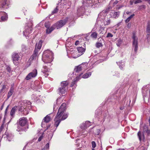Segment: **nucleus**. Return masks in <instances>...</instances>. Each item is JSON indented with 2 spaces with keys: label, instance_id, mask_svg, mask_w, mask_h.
Masks as SVG:
<instances>
[{
  "label": "nucleus",
  "instance_id": "37",
  "mask_svg": "<svg viewBox=\"0 0 150 150\" xmlns=\"http://www.w3.org/2000/svg\"><path fill=\"white\" fill-rule=\"evenodd\" d=\"M96 47L97 48H99L100 47L102 46V44L101 42H97L96 45Z\"/></svg>",
  "mask_w": 150,
  "mask_h": 150
},
{
  "label": "nucleus",
  "instance_id": "63",
  "mask_svg": "<svg viewBox=\"0 0 150 150\" xmlns=\"http://www.w3.org/2000/svg\"><path fill=\"white\" fill-rule=\"evenodd\" d=\"M3 107H4V105L3 104L2 105V106H1V108H0V109H1V110H2L3 108Z\"/></svg>",
  "mask_w": 150,
  "mask_h": 150
},
{
  "label": "nucleus",
  "instance_id": "47",
  "mask_svg": "<svg viewBox=\"0 0 150 150\" xmlns=\"http://www.w3.org/2000/svg\"><path fill=\"white\" fill-rule=\"evenodd\" d=\"M92 146L93 148H94L96 146V144L94 141H92L91 142Z\"/></svg>",
  "mask_w": 150,
  "mask_h": 150
},
{
  "label": "nucleus",
  "instance_id": "62",
  "mask_svg": "<svg viewBox=\"0 0 150 150\" xmlns=\"http://www.w3.org/2000/svg\"><path fill=\"white\" fill-rule=\"evenodd\" d=\"M120 108L121 110H122L124 109V107L122 106L120 107Z\"/></svg>",
  "mask_w": 150,
  "mask_h": 150
},
{
  "label": "nucleus",
  "instance_id": "30",
  "mask_svg": "<svg viewBox=\"0 0 150 150\" xmlns=\"http://www.w3.org/2000/svg\"><path fill=\"white\" fill-rule=\"evenodd\" d=\"M122 42V40L120 38L116 42V45L118 47L120 46Z\"/></svg>",
  "mask_w": 150,
  "mask_h": 150
},
{
  "label": "nucleus",
  "instance_id": "25",
  "mask_svg": "<svg viewBox=\"0 0 150 150\" xmlns=\"http://www.w3.org/2000/svg\"><path fill=\"white\" fill-rule=\"evenodd\" d=\"M117 65L119 66V67L121 69H122L125 66V64L124 62H117Z\"/></svg>",
  "mask_w": 150,
  "mask_h": 150
},
{
  "label": "nucleus",
  "instance_id": "24",
  "mask_svg": "<svg viewBox=\"0 0 150 150\" xmlns=\"http://www.w3.org/2000/svg\"><path fill=\"white\" fill-rule=\"evenodd\" d=\"M146 32L147 35H149L150 34V22H149L147 24Z\"/></svg>",
  "mask_w": 150,
  "mask_h": 150
},
{
  "label": "nucleus",
  "instance_id": "40",
  "mask_svg": "<svg viewBox=\"0 0 150 150\" xmlns=\"http://www.w3.org/2000/svg\"><path fill=\"white\" fill-rule=\"evenodd\" d=\"M9 105H8L7 107L6 108V109L5 110V115H4V121L5 120V119L6 118V116L7 113V112L8 110V108L9 107Z\"/></svg>",
  "mask_w": 150,
  "mask_h": 150
},
{
  "label": "nucleus",
  "instance_id": "12",
  "mask_svg": "<svg viewBox=\"0 0 150 150\" xmlns=\"http://www.w3.org/2000/svg\"><path fill=\"white\" fill-rule=\"evenodd\" d=\"M106 14L107 11L105 10H103L99 14L97 20L98 21H103L105 18Z\"/></svg>",
  "mask_w": 150,
  "mask_h": 150
},
{
  "label": "nucleus",
  "instance_id": "53",
  "mask_svg": "<svg viewBox=\"0 0 150 150\" xmlns=\"http://www.w3.org/2000/svg\"><path fill=\"white\" fill-rule=\"evenodd\" d=\"M24 109V108H23H23L22 106H21L20 107H18V110L19 111H22V110H23Z\"/></svg>",
  "mask_w": 150,
  "mask_h": 150
},
{
  "label": "nucleus",
  "instance_id": "17",
  "mask_svg": "<svg viewBox=\"0 0 150 150\" xmlns=\"http://www.w3.org/2000/svg\"><path fill=\"white\" fill-rule=\"evenodd\" d=\"M0 18L1 20L4 21L7 20L8 18L7 15L5 12H0Z\"/></svg>",
  "mask_w": 150,
  "mask_h": 150
},
{
  "label": "nucleus",
  "instance_id": "35",
  "mask_svg": "<svg viewBox=\"0 0 150 150\" xmlns=\"http://www.w3.org/2000/svg\"><path fill=\"white\" fill-rule=\"evenodd\" d=\"M28 128V126L26 127H24L23 128H21L19 130H18V132L22 131V132H25L27 130V129Z\"/></svg>",
  "mask_w": 150,
  "mask_h": 150
},
{
  "label": "nucleus",
  "instance_id": "23",
  "mask_svg": "<svg viewBox=\"0 0 150 150\" xmlns=\"http://www.w3.org/2000/svg\"><path fill=\"white\" fill-rule=\"evenodd\" d=\"M87 65L88 63H83L80 65L81 66V67L83 71L87 69Z\"/></svg>",
  "mask_w": 150,
  "mask_h": 150
},
{
  "label": "nucleus",
  "instance_id": "39",
  "mask_svg": "<svg viewBox=\"0 0 150 150\" xmlns=\"http://www.w3.org/2000/svg\"><path fill=\"white\" fill-rule=\"evenodd\" d=\"M100 132V129H97L95 132V134L96 135H98L99 134Z\"/></svg>",
  "mask_w": 150,
  "mask_h": 150
},
{
  "label": "nucleus",
  "instance_id": "4",
  "mask_svg": "<svg viewBox=\"0 0 150 150\" xmlns=\"http://www.w3.org/2000/svg\"><path fill=\"white\" fill-rule=\"evenodd\" d=\"M69 18L67 17L63 20H61L57 22L53 25L50 29H48L47 30V33L49 34L51 33L54 29H58L64 25L69 21Z\"/></svg>",
  "mask_w": 150,
  "mask_h": 150
},
{
  "label": "nucleus",
  "instance_id": "42",
  "mask_svg": "<svg viewBox=\"0 0 150 150\" xmlns=\"http://www.w3.org/2000/svg\"><path fill=\"white\" fill-rule=\"evenodd\" d=\"M132 2L136 4L142 2V1L141 0H133Z\"/></svg>",
  "mask_w": 150,
  "mask_h": 150
},
{
  "label": "nucleus",
  "instance_id": "33",
  "mask_svg": "<svg viewBox=\"0 0 150 150\" xmlns=\"http://www.w3.org/2000/svg\"><path fill=\"white\" fill-rule=\"evenodd\" d=\"M97 33L94 32L92 33L91 36L92 38L96 39L97 38Z\"/></svg>",
  "mask_w": 150,
  "mask_h": 150
},
{
  "label": "nucleus",
  "instance_id": "9",
  "mask_svg": "<svg viewBox=\"0 0 150 150\" xmlns=\"http://www.w3.org/2000/svg\"><path fill=\"white\" fill-rule=\"evenodd\" d=\"M37 74V70L36 69H35L28 74L25 78V79L27 80H29L32 78L35 77Z\"/></svg>",
  "mask_w": 150,
  "mask_h": 150
},
{
  "label": "nucleus",
  "instance_id": "43",
  "mask_svg": "<svg viewBox=\"0 0 150 150\" xmlns=\"http://www.w3.org/2000/svg\"><path fill=\"white\" fill-rule=\"evenodd\" d=\"M58 10H59L57 7V6H56V7L55 8L54 10L52 11V13L53 14L54 13H57Z\"/></svg>",
  "mask_w": 150,
  "mask_h": 150
},
{
  "label": "nucleus",
  "instance_id": "61",
  "mask_svg": "<svg viewBox=\"0 0 150 150\" xmlns=\"http://www.w3.org/2000/svg\"><path fill=\"white\" fill-rule=\"evenodd\" d=\"M12 94H8L7 98H8Z\"/></svg>",
  "mask_w": 150,
  "mask_h": 150
},
{
  "label": "nucleus",
  "instance_id": "13",
  "mask_svg": "<svg viewBox=\"0 0 150 150\" xmlns=\"http://www.w3.org/2000/svg\"><path fill=\"white\" fill-rule=\"evenodd\" d=\"M27 120L26 118L23 117L20 118L17 122L18 125L22 127L25 126L27 124Z\"/></svg>",
  "mask_w": 150,
  "mask_h": 150
},
{
  "label": "nucleus",
  "instance_id": "28",
  "mask_svg": "<svg viewBox=\"0 0 150 150\" xmlns=\"http://www.w3.org/2000/svg\"><path fill=\"white\" fill-rule=\"evenodd\" d=\"M49 115H47L44 118V121L46 123L49 122L50 120V117Z\"/></svg>",
  "mask_w": 150,
  "mask_h": 150
},
{
  "label": "nucleus",
  "instance_id": "45",
  "mask_svg": "<svg viewBox=\"0 0 150 150\" xmlns=\"http://www.w3.org/2000/svg\"><path fill=\"white\" fill-rule=\"evenodd\" d=\"M6 70L9 73L11 72V69L10 67L9 66H6Z\"/></svg>",
  "mask_w": 150,
  "mask_h": 150
},
{
  "label": "nucleus",
  "instance_id": "49",
  "mask_svg": "<svg viewBox=\"0 0 150 150\" xmlns=\"http://www.w3.org/2000/svg\"><path fill=\"white\" fill-rule=\"evenodd\" d=\"M6 0H4V2H3L2 4V7L3 8H4L5 7L6 5Z\"/></svg>",
  "mask_w": 150,
  "mask_h": 150
},
{
  "label": "nucleus",
  "instance_id": "31",
  "mask_svg": "<svg viewBox=\"0 0 150 150\" xmlns=\"http://www.w3.org/2000/svg\"><path fill=\"white\" fill-rule=\"evenodd\" d=\"M68 114L67 113L64 114V115L62 116L61 120H64L66 119L68 117Z\"/></svg>",
  "mask_w": 150,
  "mask_h": 150
},
{
  "label": "nucleus",
  "instance_id": "27",
  "mask_svg": "<svg viewBox=\"0 0 150 150\" xmlns=\"http://www.w3.org/2000/svg\"><path fill=\"white\" fill-rule=\"evenodd\" d=\"M91 75V72H88L83 75L82 76V78L84 79L87 78L89 77Z\"/></svg>",
  "mask_w": 150,
  "mask_h": 150
},
{
  "label": "nucleus",
  "instance_id": "38",
  "mask_svg": "<svg viewBox=\"0 0 150 150\" xmlns=\"http://www.w3.org/2000/svg\"><path fill=\"white\" fill-rule=\"evenodd\" d=\"M131 13L129 11H125L124 12L123 17H126L127 16H130V14Z\"/></svg>",
  "mask_w": 150,
  "mask_h": 150
},
{
  "label": "nucleus",
  "instance_id": "44",
  "mask_svg": "<svg viewBox=\"0 0 150 150\" xmlns=\"http://www.w3.org/2000/svg\"><path fill=\"white\" fill-rule=\"evenodd\" d=\"M126 25L127 27L129 29L131 27V23L129 22V23H126Z\"/></svg>",
  "mask_w": 150,
  "mask_h": 150
},
{
  "label": "nucleus",
  "instance_id": "1",
  "mask_svg": "<svg viewBox=\"0 0 150 150\" xmlns=\"http://www.w3.org/2000/svg\"><path fill=\"white\" fill-rule=\"evenodd\" d=\"M53 56L52 52L49 50H45L42 55V59L45 64L42 69L41 72L46 77L49 75L48 73L50 71V69L48 68L47 66H50L52 64L51 62L53 60Z\"/></svg>",
  "mask_w": 150,
  "mask_h": 150
},
{
  "label": "nucleus",
  "instance_id": "55",
  "mask_svg": "<svg viewBox=\"0 0 150 150\" xmlns=\"http://www.w3.org/2000/svg\"><path fill=\"white\" fill-rule=\"evenodd\" d=\"M49 143H47L45 145V147L46 148V149H49Z\"/></svg>",
  "mask_w": 150,
  "mask_h": 150
},
{
  "label": "nucleus",
  "instance_id": "6",
  "mask_svg": "<svg viewBox=\"0 0 150 150\" xmlns=\"http://www.w3.org/2000/svg\"><path fill=\"white\" fill-rule=\"evenodd\" d=\"M69 82L67 81L62 82L61 83V87H59L58 90L57 92L59 93L64 94L67 91V86Z\"/></svg>",
  "mask_w": 150,
  "mask_h": 150
},
{
  "label": "nucleus",
  "instance_id": "34",
  "mask_svg": "<svg viewBox=\"0 0 150 150\" xmlns=\"http://www.w3.org/2000/svg\"><path fill=\"white\" fill-rule=\"evenodd\" d=\"M45 27L47 28L46 31L48 29H50V24L49 22L45 23Z\"/></svg>",
  "mask_w": 150,
  "mask_h": 150
},
{
  "label": "nucleus",
  "instance_id": "3",
  "mask_svg": "<svg viewBox=\"0 0 150 150\" xmlns=\"http://www.w3.org/2000/svg\"><path fill=\"white\" fill-rule=\"evenodd\" d=\"M66 104L65 103H63L59 107L58 112L54 119L55 121L54 125L57 127L62 121L60 118L63 115L66 110Z\"/></svg>",
  "mask_w": 150,
  "mask_h": 150
},
{
  "label": "nucleus",
  "instance_id": "15",
  "mask_svg": "<svg viewBox=\"0 0 150 150\" xmlns=\"http://www.w3.org/2000/svg\"><path fill=\"white\" fill-rule=\"evenodd\" d=\"M82 6L79 8L77 10V16L79 17L83 15V14L86 8Z\"/></svg>",
  "mask_w": 150,
  "mask_h": 150
},
{
  "label": "nucleus",
  "instance_id": "10",
  "mask_svg": "<svg viewBox=\"0 0 150 150\" xmlns=\"http://www.w3.org/2000/svg\"><path fill=\"white\" fill-rule=\"evenodd\" d=\"M81 70H82L81 67V66L79 65L78 66L76 67L74 69L73 73V74H75L77 76H78L79 78L80 79L81 77V76L82 74V73H80V71Z\"/></svg>",
  "mask_w": 150,
  "mask_h": 150
},
{
  "label": "nucleus",
  "instance_id": "48",
  "mask_svg": "<svg viewBox=\"0 0 150 150\" xmlns=\"http://www.w3.org/2000/svg\"><path fill=\"white\" fill-rule=\"evenodd\" d=\"M148 146H142L141 147L142 150H147Z\"/></svg>",
  "mask_w": 150,
  "mask_h": 150
},
{
  "label": "nucleus",
  "instance_id": "54",
  "mask_svg": "<svg viewBox=\"0 0 150 150\" xmlns=\"http://www.w3.org/2000/svg\"><path fill=\"white\" fill-rule=\"evenodd\" d=\"M43 137V135H41L38 139V141L39 142H40L41 140L42 139Z\"/></svg>",
  "mask_w": 150,
  "mask_h": 150
},
{
  "label": "nucleus",
  "instance_id": "29",
  "mask_svg": "<svg viewBox=\"0 0 150 150\" xmlns=\"http://www.w3.org/2000/svg\"><path fill=\"white\" fill-rule=\"evenodd\" d=\"M114 1L115 0H111L110 1V5H112V6H115L118 3V1Z\"/></svg>",
  "mask_w": 150,
  "mask_h": 150
},
{
  "label": "nucleus",
  "instance_id": "36",
  "mask_svg": "<svg viewBox=\"0 0 150 150\" xmlns=\"http://www.w3.org/2000/svg\"><path fill=\"white\" fill-rule=\"evenodd\" d=\"M131 19V15L129 16L125 20V22L126 23H129V22Z\"/></svg>",
  "mask_w": 150,
  "mask_h": 150
},
{
  "label": "nucleus",
  "instance_id": "8",
  "mask_svg": "<svg viewBox=\"0 0 150 150\" xmlns=\"http://www.w3.org/2000/svg\"><path fill=\"white\" fill-rule=\"evenodd\" d=\"M32 23H30L29 25H26L25 30L23 31V35L26 37H29L28 35L32 32Z\"/></svg>",
  "mask_w": 150,
  "mask_h": 150
},
{
  "label": "nucleus",
  "instance_id": "26",
  "mask_svg": "<svg viewBox=\"0 0 150 150\" xmlns=\"http://www.w3.org/2000/svg\"><path fill=\"white\" fill-rule=\"evenodd\" d=\"M8 88L5 85L2 86V88L1 89L0 93H4L7 90Z\"/></svg>",
  "mask_w": 150,
  "mask_h": 150
},
{
  "label": "nucleus",
  "instance_id": "41",
  "mask_svg": "<svg viewBox=\"0 0 150 150\" xmlns=\"http://www.w3.org/2000/svg\"><path fill=\"white\" fill-rule=\"evenodd\" d=\"M14 89V88L13 87V86H11V88L8 92V94L13 93Z\"/></svg>",
  "mask_w": 150,
  "mask_h": 150
},
{
  "label": "nucleus",
  "instance_id": "14",
  "mask_svg": "<svg viewBox=\"0 0 150 150\" xmlns=\"http://www.w3.org/2000/svg\"><path fill=\"white\" fill-rule=\"evenodd\" d=\"M82 3L83 6L86 7L92 6L94 4L93 2V0H83Z\"/></svg>",
  "mask_w": 150,
  "mask_h": 150
},
{
  "label": "nucleus",
  "instance_id": "11",
  "mask_svg": "<svg viewBox=\"0 0 150 150\" xmlns=\"http://www.w3.org/2000/svg\"><path fill=\"white\" fill-rule=\"evenodd\" d=\"M12 58L14 64L16 65H18V63L16 61H18L20 58L19 54L17 52H13L12 55Z\"/></svg>",
  "mask_w": 150,
  "mask_h": 150
},
{
  "label": "nucleus",
  "instance_id": "18",
  "mask_svg": "<svg viewBox=\"0 0 150 150\" xmlns=\"http://www.w3.org/2000/svg\"><path fill=\"white\" fill-rule=\"evenodd\" d=\"M57 6L60 11L63 10L66 8V6L64 4L61 3V1L59 2V3L57 4Z\"/></svg>",
  "mask_w": 150,
  "mask_h": 150
},
{
  "label": "nucleus",
  "instance_id": "16",
  "mask_svg": "<svg viewBox=\"0 0 150 150\" xmlns=\"http://www.w3.org/2000/svg\"><path fill=\"white\" fill-rule=\"evenodd\" d=\"M21 49L22 52L24 53H28L30 51L29 47L24 44L21 45Z\"/></svg>",
  "mask_w": 150,
  "mask_h": 150
},
{
  "label": "nucleus",
  "instance_id": "58",
  "mask_svg": "<svg viewBox=\"0 0 150 150\" xmlns=\"http://www.w3.org/2000/svg\"><path fill=\"white\" fill-rule=\"evenodd\" d=\"M123 6H120V7H117V9H118H118H119L120 8H122Z\"/></svg>",
  "mask_w": 150,
  "mask_h": 150
},
{
  "label": "nucleus",
  "instance_id": "19",
  "mask_svg": "<svg viewBox=\"0 0 150 150\" xmlns=\"http://www.w3.org/2000/svg\"><path fill=\"white\" fill-rule=\"evenodd\" d=\"M79 79L80 78H79V77L78 76H76V78L74 79V81L72 82L70 86L71 87H74V88H76V82L79 80Z\"/></svg>",
  "mask_w": 150,
  "mask_h": 150
},
{
  "label": "nucleus",
  "instance_id": "56",
  "mask_svg": "<svg viewBox=\"0 0 150 150\" xmlns=\"http://www.w3.org/2000/svg\"><path fill=\"white\" fill-rule=\"evenodd\" d=\"M79 42L78 40H77L76 41V42H75V45H77L78 44H79Z\"/></svg>",
  "mask_w": 150,
  "mask_h": 150
},
{
  "label": "nucleus",
  "instance_id": "20",
  "mask_svg": "<svg viewBox=\"0 0 150 150\" xmlns=\"http://www.w3.org/2000/svg\"><path fill=\"white\" fill-rule=\"evenodd\" d=\"M120 14V12L119 11H114L112 12L110 15L112 18H117L119 17Z\"/></svg>",
  "mask_w": 150,
  "mask_h": 150
},
{
  "label": "nucleus",
  "instance_id": "2",
  "mask_svg": "<svg viewBox=\"0 0 150 150\" xmlns=\"http://www.w3.org/2000/svg\"><path fill=\"white\" fill-rule=\"evenodd\" d=\"M144 133H141L139 132L138 133V135L140 141L143 144L144 146H148L149 143L147 140L150 141V131L147 130H145Z\"/></svg>",
  "mask_w": 150,
  "mask_h": 150
},
{
  "label": "nucleus",
  "instance_id": "7",
  "mask_svg": "<svg viewBox=\"0 0 150 150\" xmlns=\"http://www.w3.org/2000/svg\"><path fill=\"white\" fill-rule=\"evenodd\" d=\"M136 32H133V33L132 38L133 42L132 43L133 47H134V51L136 53L138 49V38L136 36Z\"/></svg>",
  "mask_w": 150,
  "mask_h": 150
},
{
  "label": "nucleus",
  "instance_id": "52",
  "mask_svg": "<svg viewBox=\"0 0 150 150\" xmlns=\"http://www.w3.org/2000/svg\"><path fill=\"white\" fill-rule=\"evenodd\" d=\"M4 122L0 127V133H1V132L2 131L3 129L4 128Z\"/></svg>",
  "mask_w": 150,
  "mask_h": 150
},
{
  "label": "nucleus",
  "instance_id": "22",
  "mask_svg": "<svg viewBox=\"0 0 150 150\" xmlns=\"http://www.w3.org/2000/svg\"><path fill=\"white\" fill-rule=\"evenodd\" d=\"M77 50L79 53H81L80 54H79V56H80L85 51V49L82 47H77Z\"/></svg>",
  "mask_w": 150,
  "mask_h": 150
},
{
  "label": "nucleus",
  "instance_id": "21",
  "mask_svg": "<svg viewBox=\"0 0 150 150\" xmlns=\"http://www.w3.org/2000/svg\"><path fill=\"white\" fill-rule=\"evenodd\" d=\"M18 109V106H15L12 108L10 112V115L12 117V118L14 117L15 112Z\"/></svg>",
  "mask_w": 150,
  "mask_h": 150
},
{
  "label": "nucleus",
  "instance_id": "5",
  "mask_svg": "<svg viewBox=\"0 0 150 150\" xmlns=\"http://www.w3.org/2000/svg\"><path fill=\"white\" fill-rule=\"evenodd\" d=\"M42 40H40L38 43H36L35 45V47L34 51L33 54L30 58L29 60L31 61L34 59H36L37 58V55L38 50H40L42 47Z\"/></svg>",
  "mask_w": 150,
  "mask_h": 150
},
{
  "label": "nucleus",
  "instance_id": "51",
  "mask_svg": "<svg viewBox=\"0 0 150 150\" xmlns=\"http://www.w3.org/2000/svg\"><path fill=\"white\" fill-rule=\"evenodd\" d=\"M110 23V21L109 19L107 20L106 22L105 23V25H109Z\"/></svg>",
  "mask_w": 150,
  "mask_h": 150
},
{
  "label": "nucleus",
  "instance_id": "32",
  "mask_svg": "<svg viewBox=\"0 0 150 150\" xmlns=\"http://www.w3.org/2000/svg\"><path fill=\"white\" fill-rule=\"evenodd\" d=\"M105 28L103 27H101L99 29L98 32L100 34H103L104 32Z\"/></svg>",
  "mask_w": 150,
  "mask_h": 150
},
{
  "label": "nucleus",
  "instance_id": "64",
  "mask_svg": "<svg viewBox=\"0 0 150 150\" xmlns=\"http://www.w3.org/2000/svg\"><path fill=\"white\" fill-rule=\"evenodd\" d=\"M6 137H7V138L8 139V138L9 137V134H6Z\"/></svg>",
  "mask_w": 150,
  "mask_h": 150
},
{
  "label": "nucleus",
  "instance_id": "50",
  "mask_svg": "<svg viewBox=\"0 0 150 150\" xmlns=\"http://www.w3.org/2000/svg\"><path fill=\"white\" fill-rule=\"evenodd\" d=\"M113 36V35L110 33H108L107 34V35L106 36L107 38H109V37H112Z\"/></svg>",
  "mask_w": 150,
  "mask_h": 150
},
{
  "label": "nucleus",
  "instance_id": "60",
  "mask_svg": "<svg viewBox=\"0 0 150 150\" xmlns=\"http://www.w3.org/2000/svg\"><path fill=\"white\" fill-rule=\"evenodd\" d=\"M35 99H36V100H38L40 99L38 97H37L36 98H34Z\"/></svg>",
  "mask_w": 150,
  "mask_h": 150
},
{
  "label": "nucleus",
  "instance_id": "46",
  "mask_svg": "<svg viewBox=\"0 0 150 150\" xmlns=\"http://www.w3.org/2000/svg\"><path fill=\"white\" fill-rule=\"evenodd\" d=\"M143 99H144V101H145L146 99V100H148L149 99V97L147 96V95H146L144 96H143Z\"/></svg>",
  "mask_w": 150,
  "mask_h": 150
},
{
  "label": "nucleus",
  "instance_id": "59",
  "mask_svg": "<svg viewBox=\"0 0 150 150\" xmlns=\"http://www.w3.org/2000/svg\"><path fill=\"white\" fill-rule=\"evenodd\" d=\"M98 41H101L102 40V41L103 40V39H102V38H99L98 39Z\"/></svg>",
  "mask_w": 150,
  "mask_h": 150
},
{
  "label": "nucleus",
  "instance_id": "57",
  "mask_svg": "<svg viewBox=\"0 0 150 150\" xmlns=\"http://www.w3.org/2000/svg\"><path fill=\"white\" fill-rule=\"evenodd\" d=\"M115 75L117 76V77H119V73L118 72H116L115 73Z\"/></svg>",
  "mask_w": 150,
  "mask_h": 150
}]
</instances>
